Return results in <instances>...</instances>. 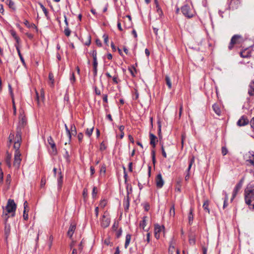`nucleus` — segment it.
Segmentation results:
<instances>
[{"label": "nucleus", "instance_id": "c85d7f7f", "mask_svg": "<svg viewBox=\"0 0 254 254\" xmlns=\"http://www.w3.org/2000/svg\"><path fill=\"white\" fill-rule=\"evenodd\" d=\"M93 72L94 75H96L97 73V66H98V62L97 60H94L93 62Z\"/></svg>", "mask_w": 254, "mask_h": 254}, {"label": "nucleus", "instance_id": "6e6552de", "mask_svg": "<svg viewBox=\"0 0 254 254\" xmlns=\"http://www.w3.org/2000/svg\"><path fill=\"white\" fill-rule=\"evenodd\" d=\"M21 155V154L20 151L15 152L13 166L17 169H18L19 168L20 164L21 161V159L20 157Z\"/></svg>", "mask_w": 254, "mask_h": 254}, {"label": "nucleus", "instance_id": "dca6fc26", "mask_svg": "<svg viewBox=\"0 0 254 254\" xmlns=\"http://www.w3.org/2000/svg\"><path fill=\"white\" fill-rule=\"evenodd\" d=\"M75 229L76 224L74 223H71L67 233V235L69 238H71Z\"/></svg>", "mask_w": 254, "mask_h": 254}, {"label": "nucleus", "instance_id": "09e8293b", "mask_svg": "<svg viewBox=\"0 0 254 254\" xmlns=\"http://www.w3.org/2000/svg\"><path fill=\"white\" fill-rule=\"evenodd\" d=\"M97 188L94 187L93 188V190H92V196H93V197H95L96 195H97Z\"/></svg>", "mask_w": 254, "mask_h": 254}, {"label": "nucleus", "instance_id": "a19ab883", "mask_svg": "<svg viewBox=\"0 0 254 254\" xmlns=\"http://www.w3.org/2000/svg\"><path fill=\"white\" fill-rule=\"evenodd\" d=\"M64 127H65V128L66 130V132L67 136L68 137V140H69V141H70L71 140V133H70V130H69V129L68 128L66 124L64 125Z\"/></svg>", "mask_w": 254, "mask_h": 254}, {"label": "nucleus", "instance_id": "79ce46f5", "mask_svg": "<svg viewBox=\"0 0 254 254\" xmlns=\"http://www.w3.org/2000/svg\"><path fill=\"white\" fill-rule=\"evenodd\" d=\"M21 142H14L13 147L15 149V152L20 151L19 149L20 147Z\"/></svg>", "mask_w": 254, "mask_h": 254}, {"label": "nucleus", "instance_id": "e433bc0d", "mask_svg": "<svg viewBox=\"0 0 254 254\" xmlns=\"http://www.w3.org/2000/svg\"><path fill=\"white\" fill-rule=\"evenodd\" d=\"M49 79L51 82V85L54 86V76L52 72H50L49 74Z\"/></svg>", "mask_w": 254, "mask_h": 254}, {"label": "nucleus", "instance_id": "b1692460", "mask_svg": "<svg viewBox=\"0 0 254 254\" xmlns=\"http://www.w3.org/2000/svg\"><path fill=\"white\" fill-rule=\"evenodd\" d=\"M212 108L215 113L218 116L221 115V110L219 108V106L217 104H214L212 106Z\"/></svg>", "mask_w": 254, "mask_h": 254}, {"label": "nucleus", "instance_id": "bf43d9fd", "mask_svg": "<svg viewBox=\"0 0 254 254\" xmlns=\"http://www.w3.org/2000/svg\"><path fill=\"white\" fill-rule=\"evenodd\" d=\"M156 7H157V11L158 14L160 15H162L163 14V12H162L161 8L159 6L158 4H157Z\"/></svg>", "mask_w": 254, "mask_h": 254}, {"label": "nucleus", "instance_id": "5701e85b", "mask_svg": "<svg viewBox=\"0 0 254 254\" xmlns=\"http://www.w3.org/2000/svg\"><path fill=\"white\" fill-rule=\"evenodd\" d=\"M11 156L10 154H9L8 152L6 153V156L5 157V161L8 167V168H10L11 166L10 160H11Z\"/></svg>", "mask_w": 254, "mask_h": 254}, {"label": "nucleus", "instance_id": "cd10ccee", "mask_svg": "<svg viewBox=\"0 0 254 254\" xmlns=\"http://www.w3.org/2000/svg\"><path fill=\"white\" fill-rule=\"evenodd\" d=\"M165 81H166V84L168 86L169 89H171V88H172L171 80L170 77L168 75L165 76Z\"/></svg>", "mask_w": 254, "mask_h": 254}, {"label": "nucleus", "instance_id": "69168bd1", "mask_svg": "<svg viewBox=\"0 0 254 254\" xmlns=\"http://www.w3.org/2000/svg\"><path fill=\"white\" fill-rule=\"evenodd\" d=\"M88 190L87 189L85 188L83 190V196L84 197H86L87 196Z\"/></svg>", "mask_w": 254, "mask_h": 254}, {"label": "nucleus", "instance_id": "4c0bfd02", "mask_svg": "<svg viewBox=\"0 0 254 254\" xmlns=\"http://www.w3.org/2000/svg\"><path fill=\"white\" fill-rule=\"evenodd\" d=\"M93 129H94V127H91L90 128H87V129H86V130L85 131V134L87 136L90 137L92 135V134Z\"/></svg>", "mask_w": 254, "mask_h": 254}, {"label": "nucleus", "instance_id": "9d476101", "mask_svg": "<svg viewBox=\"0 0 254 254\" xmlns=\"http://www.w3.org/2000/svg\"><path fill=\"white\" fill-rule=\"evenodd\" d=\"M110 224V218L108 217V216L105 213L102 217V220L101 221V225L104 228L108 227Z\"/></svg>", "mask_w": 254, "mask_h": 254}, {"label": "nucleus", "instance_id": "aec40b11", "mask_svg": "<svg viewBox=\"0 0 254 254\" xmlns=\"http://www.w3.org/2000/svg\"><path fill=\"white\" fill-rule=\"evenodd\" d=\"M248 157V159H247V161L249 162L251 165H254V153L249 152L248 154H246V156Z\"/></svg>", "mask_w": 254, "mask_h": 254}, {"label": "nucleus", "instance_id": "3c124183", "mask_svg": "<svg viewBox=\"0 0 254 254\" xmlns=\"http://www.w3.org/2000/svg\"><path fill=\"white\" fill-rule=\"evenodd\" d=\"M228 153V150L226 148V147H222V154H223V155H225L227 154V153Z\"/></svg>", "mask_w": 254, "mask_h": 254}, {"label": "nucleus", "instance_id": "72a5a7b5", "mask_svg": "<svg viewBox=\"0 0 254 254\" xmlns=\"http://www.w3.org/2000/svg\"><path fill=\"white\" fill-rule=\"evenodd\" d=\"M240 56L242 58H248L250 56V54L247 50H244L240 53Z\"/></svg>", "mask_w": 254, "mask_h": 254}, {"label": "nucleus", "instance_id": "8fccbe9b", "mask_svg": "<svg viewBox=\"0 0 254 254\" xmlns=\"http://www.w3.org/2000/svg\"><path fill=\"white\" fill-rule=\"evenodd\" d=\"M64 34L68 37L70 35L71 31L68 28H66L64 29Z\"/></svg>", "mask_w": 254, "mask_h": 254}, {"label": "nucleus", "instance_id": "13d9d810", "mask_svg": "<svg viewBox=\"0 0 254 254\" xmlns=\"http://www.w3.org/2000/svg\"><path fill=\"white\" fill-rule=\"evenodd\" d=\"M106 149V146L105 145V144L103 142H102L101 144H100V149L101 150H104Z\"/></svg>", "mask_w": 254, "mask_h": 254}, {"label": "nucleus", "instance_id": "6e6d98bb", "mask_svg": "<svg viewBox=\"0 0 254 254\" xmlns=\"http://www.w3.org/2000/svg\"><path fill=\"white\" fill-rule=\"evenodd\" d=\"M12 106H13V114L14 115H15L16 114V108L15 102H14L13 99H12Z\"/></svg>", "mask_w": 254, "mask_h": 254}, {"label": "nucleus", "instance_id": "393cba45", "mask_svg": "<svg viewBox=\"0 0 254 254\" xmlns=\"http://www.w3.org/2000/svg\"><path fill=\"white\" fill-rule=\"evenodd\" d=\"M146 216H144L143 218V220L140 222L139 226L140 228H142L145 231H148L147 230L145 229V227L146 225Z\"/></svg>", "mask_w": 254, "mask_h": 254}, {"label": "nucleus", "instance_id": "2f4dec72", "mask_svg": "<svg viewBox=\"0 0 254 254\" xmlns=\"http://www.w3.org/2000/svg\"><path fill=\"white\" fill-rule=\"evenodd\" d=\"M15 48L16 49V50L17 51L18 56H19V58L20 59L21 61L22 62V63L23 64H25L24 60V59H23V57H22V55H21V54L20 53L19 47L18 46V45H16L15 46Z\"/></svg>", "mask_w": 254, "mask_h": 254}, {"label": "nucleus", "instance_id": "9b49d317", "mask_svg": "<svg viewBox=\"0 0 254 254\" xmlns=\"http://www.w3.org/2000/svg\"><path fill=\"white\" fill-rule=\"evenodd\" d=\"M243 181L241 180L236 186L235 187L233 194H232V198L231 199V200H232L237 195L238 192L241 189L242 186H243Z\"/></svg>", "mask_w": 254, "mask_h": 254}, {"label": "nucleus", "instance_id": "e2e57ef3", "mask_svg": "<svg viewBox=\"0 0 254 254\" xmlns=\"http://www.w3.org/2000/svg\"><path fill=\"white\" fill-rule=\"evenodd\" d=\"M251 127L254 130V117H253L250 122Z\"/></svg>", "mask_w": 254, "mask_h": 254}, {"label": "nucleus", "instance_id": "c9c22d12", "mask_svg": "<svg viewBox=\"0 0 254 254\" xmlns=\"http://www.w3.org/2000/svg\"><path fill=\"white\" fill-rule=\"evenodd\" d=\"M39 4L40 5L41 8H42V10L43 11L45 16L46 17H48V11L47 9L46 8V7L42 4L41 2H39Z\"/></svg>", "mask_w": 254, "mask_h": 254}, {"label": "nucleus", "instance_id": "c756f323", "mask_svg": "<svg viewBox=\"0 0 254 254\" xmlns=\"http://www.w3.org/2000/svg\"><path fill=\"white\" fill-rule=\"evenodd\" d=\"M193 209L192 208H190V213L189 214L188 218H189V222L190 224H191L192 222L193 216L192 214Z\"/></svg>", "mask_w": 254, "mask_h": 254}, {"label": "nucleus", "instance_id": "37998d69", "mask_svg": "<svg viewBox=\"0 0 254 254\" xmlns=\"http://www.w3.org/2000/svg\"><path fill=\"white\" fill-rule=\"evenodd\" d=\"M60 176L58 179V185L61 188L63 183V176L62 175V173H60Z\"/></svg>", "mask_w": 254, "mask_h": 254}, {"label": "nucleus", "instance_id": "1a4fd4ad", "mask_svg": "<svg viewBox=\"0 0 254 254\" xmlns=\"http://www.w3.org/2000/svg\"><path fill=\"white\" fill-rule=\"evenodd\" d=\"M19 120V123L16 130L19 128L20 129V131H21L22 128H23L26 125V119L25 116L20 113Z\"/></svg>", "mask_w": 254, "mask_h": 254}, {"label": "nucleus", "instance_id": "bb28decb", "mask_svg": "<svg viewBox=\"0 0 254 254\" xmlns=\"http://www.w3.org/2000/svg\"><path fill=\"white\" fill-rule=\"evenodd\" d=\"M131 240V235L127 234L126 237V242L125 244V248L127 249L128 246Z\"/></svg>", "mask_w": 254, "mask_h": 254}, {"label": "nucleus", "instance_id": "ea45409f", "mask_svg": "<svg viewBox=\"0 0 254 254\" xmlns=\"http://www.w3.org/2000/svg\"><path fill=\"white\" fill-rule=\"evenodd\" d=\"M90 54L92 56L93 61L97 60V51L95 50H93L90 52Z\"/></svg>", "mask_w": 254, "mask_h": 254}, {"label": "nucleus", "instance_id": "20e7f679", "mask_svg": "<svg viewBox=\"0 0 254 254\" xmlns=\"http://www.w3.org/2000/svg\"><path fill=\"white\" fill-rule=\"evenodd\" d=\"M243 41V38L241 36L238 35H235L232 37L231 40V42L228 46V48L230 50H232L234 45L240 44Z\"/></svg>", "mask_w": 254, "mask_h": 254}, {"label": "nucleus", "instance_id": "c03bdc74", "mask_svg": "<svg viewBox=\"0 0 254 254\" xmlns=\"http://www.w3.org/2000/svg\"><path fill=\"white\" fill-rule=\"evenodd\" d=\"M24 24L26 26H27L28 28H30L31 27H36V26L34 24L32 23L30 24L28 21L27 20H25L24 21Z\"/></svg>", "mask_w": 254, "mask_h": 254}, {"label": "nucleus", "instance_id": "6ab92c4d", "mask_svg": "<svg viewBox=\"0 0 254 254\" xmlns=\"http://www.w3.org/2000/svg\"><path fill=\"white\" fill-rule=\"evenodd\" d=\"M240 0H231L230 2V7L232 9L238 8L240 4Z\"/></svg>", "mask_w": 254, "mask_h": 254}, {"label": "nucleus", "instance_id": "a211bd4d", "mask_svg": "<svg viewBox=\"0 0 254 254\" xmlns=\"http://www.w3.org/2000/svg\"><path fill=\"white\" fill-rule=\"evenodd\" d=\"M194 157L192 156V157L191 158V159L190 161V163H189V167L187 170V174L186 175L185 178L186 181H188L190 178V170L192 164L194 163Z\"/></svg>", "mask_w": 254, "mask_h": 254}, {"label": "nucleus", "instance_id": "f8f14e48", "mask_svg": "<svg viewBox=\"0 0 254 254\" xmlns=\"http://www.w3.org/2000/svg\"><path fill=\"white\" fill-rule=\"evenodd\" d=\"M156 186L158 188H161L164 184L161 174L157 175L155 179Z\"/></svg>", "mask_w": 254, "mask_h": 254}, {"label": "nucleus", "instance_id": "a878e982", "mask_svg": "<svg viewBox=\"0 0 254 254\" xmlns=\"http://www.w3.org/2000/svg\"><path fill=\"white\" fill-rule=\"evenodd\" d=\"M189 243L190 245H194L195 243V237L194 234H191L189 235Z\"/></svg>", "mask_w": 254, "mask_h": 254}, {"label": "nucleus", "instance_id": "ddd939ff", "mask_svg": "<svg viewBox=\"0 0 254 254\" xmlns=\"http://www.w3.org/2000/svg\"><path fill=\"white\" fill-rule=\"evenodd\" d=\"M128 185L127 186V195L124 200V206L126 210H128L129 206V192L128 190Z\"/></svg>", "mask_w": 254, "mask_h": 254}, {"label": "nucleus", "instance_id": "a18cd8bd", "mask_svg": "<svg viewBox=\"0 0 254 254\" xmlns=\"http://www.w3.org/2000/svg\"><path fill=\"white\" fill-rule=\"evenodd\" d=\"M28 210H24L23 217L25 220H27L28 219Z\"/></svg>", "mask_w": 254, "mask_h": 254}, {"label": "nucleus", "instance_id": "4be33fe9", "mask_svg": "<svg viewBox=\"0 0 254 254\" xmlns=\"http://www.w3.org/2000/svg\"><path fill=\"white\" fill-rule=\"evenodd\" d=\"M149 136L150 139V143L152 146V147L154 148L156 146L155 141L157 139V137L155 135L151 133L149 134Z\"/></svg>", "mask_w": 254, "mask_h": 254}, {"label": "nucleus", "instance_id": "39448f33", "mask_svg": "<svg viewBox=\"0 0 254 254\" xmlns=\"http://www.w3.org/2000/svg\"><path fill=\"white\" fill-rule=\"evenodd\" d=\"M8 139L10 143H11L12 141V140H14V142H21V131H20V129L18 128L16 130V134L15 136L14 137V135L12 133H10L9 134Z\"/></svg>", "mask_w": 254, "mask_h": 254}, {"label": "nucleus", "instance_id": "f257e3e1", "mask_svg": "<svg viewBox=\"0 0 254 254\" xmlns=\"http://www.w3.org/2000/svg\"><path fill=\"white\" fill-rule=\"evenodd\" d=\"M246 203L254 210V189L247 187L245 190Z\"/></svg>", "mask_w": 254, "mask_h": 254}, {"label": "nucleus", "instance_id": "5fc2aeb1", "mask_svg": "<svg viewBox=\"0 0 254 254\" xmlns=\"http://www.w3.org/2000/svg\"><path fill=\"white\" fill-rule=\"evenodd\" d=\"M161 150H162V155L165 158H166L167 157V154H166V152L165 151V149H164V146H163V144H161Z\"/></svg>", "mask_w": 254, "mask_h": 254}, {"label": "nucleus", "instance_id": "4d7b16f0", "mask_svg": "<svg viewBox=\"0 0 254 254\" xmlns=\"http://www.w3.org/2000/svg\"><path fill=\"white\" fill-rule=\"evenodd\" d=\"M0 183L1 184L3 182V173L1 169H0Z\"/></svg>", "mask_w": 254, "mask_h": 254}, {"label": "nucleus", "instance_id": "473e14b6", "mask_svg": "<svg viewBox=\"0 0 254 254\" xmlns=\"http://www.w3.org/2000/svg\"><path fill=\"white\" fill-rule=\"evenodd\" d=\"M208 205H209V201H208V200H206L203 203V208L204 210H205L208 213H209L210 211L208 208Z\"/></svg>", "mask_w": 254, "mask_h": 254}, {"label": "nucleus", "instance_id": "de8ad7c7", "mask_svg": "<svg viewBox=\"0 0 254 254\" xmlns=\"http://www.w3.org/2000/svg\"><path fill=\"white\" fill-rule=\"evenodd\" d=\"M11 35L14 38L15 40H17V38L19 37L17 35L15 31L12 30L10 31Z\"/></svg>", "mask_w": 254, "mask_h": 254}, {"label": "nucleus", "instance_id": "f704fd0d", "mask_svg": "<svg viewBox=\"0 0 254 254\" xmlns=\"http://www.w3.org/2000/svg\"><path fill=\"white\" fill-rule=\"evenodd\" d=\"M169 213L170 216H172L173 217L175 216V205L173 204L170 208L169 211Z\"/></svg>", "mask_w": 254, "mask_h": 254}, {"label": "nucleus", "instance_id": "f3484780", "mask_svg": "<svg viewBox=\"0 0 254 254\" xmlns=\"http://www.w3.org/2000/svg\"><path fill=\"white\" fill-rule=\"evenodd\" d=\"M162 231L161 227L158 224H155L154 226V236L158 239L160 238V234Z\"/></svg>", "mask_w": 254, "mask_h": 254}, {"label": "nucleus", "instance_id": "423d86ee", "mask_svg": "<svg viewBox=\"0 0 254 254\" xmlns=\"http://www.w3.org/2000/svg\"><path fill=\"white\" fill-rule=\"evenodd\" d=\"M181 10L184 15L190 18L193 16V13L192 9L188 5H185L181 7Z\"/></svg>", "mask_w": 254, "mask_h": 254}, {"label": "nucleus", "instance_id": "052dcab7", "mask_svg": "<svg viewBox=\"0 0 254 254\" xmlns=\"http://www.w3.org/2000/svg\"><path fill=\"white\" fill-rule=\"evenodd\" d=\"M70 80L72 83H73L75 81V78L74 74L73 73H72L71 74V76L70 78Z\"/></svg>", "mask_w": 254, "mask_h": 254}, {"label": "nucleus", "instance_id": "603ef678", "mask_svg": "<svg viewBox=\"0 0 254 254\" xmlns=\"http://www.w3.org/2000/svg\"><path fill=\"white\" fill-rule=\"evenodd\" d=\"M46 180L45 177H43L41 181V187H43L46 184Z\"/></svg>", "mask_w": 254, "mask_h": 254}, {"label": "nucleus", "instance_id": "7ed1b4c3", "mask_svg": "<svg viewBox=\"0 0 254 254\" xmlns=\"http://www.w3.org/2000/svg\"><path fill=\"white\" fill-rule=\"evenodd\" d=\"M2 217L4 220V236H5V239L6 240L8 237L10 235V226L9 224L7 223V220L8 218L9 217V215H7L6 213H5L4 212L2 213Z\"/></svg>", "mask_w": 254, "mask_h": 254}, {"label": "nucleus", "instance_id": "58836bf2", "mask_svg": "<svg viewBox=\"0 0 254 254\" xmlns=\"http://www.w3.org/2000/svg\"><path fill=\"white\" fill-rule=\"evenodd\" d=\"M69 130L71 133V135H75L76 134V127L74 125H71L70 129Z\"/></svg>", "mask_w": 254, "mask_h": 254}, {"label": "nucleus", "instance_id": "412c9836", "mask_svg": "<svg viewBox=\"0 0 254 254\" xmlns=\"http://www.w3.org/2000/svg\"><path fill=\"white\" fill-rule=\"evenodd\" d=\"M248 94L250 96H254V80L250 83Z\"/></svg>", "mask_w": 254, "mask_h": 254}, {"label": "nucleus", "instance_id": "864d4df0", "mask_svg": "<svg viewBox=\"0 0 254 254\" xmlns=\"http://www.w3.org/2000/svg\"><path fill=\"white\" fill-rule=\"evenodd\" d=\"M103 38H104V43L108 45V36L107 34H104L103 36Z\"/></svg>", "mask_w": 254, "mask_h": 254}, {"label": "nucleus", "instance_id": "f03ea898", "mask_svg": "<svg viewBox=\"0 0 254 254\" xmlns=\"http://www.w3.org/2000/svg\"><path fill=\"white\" fill-rule=\"evenodd\" d=\"M16 209V205L13 199H9L8 200L6 206L5 208L3 207V213L5 212L7 215L10 213H11V216L12 217L14 216L15 211Z\"/></svg>", "mask_w": 254, "mask_h": 254}, {"label": "nucleus", "instance_id": "7c9ffc66", "mask_svg": "<svg viewBox=\"0 0 254 254\" xmlns=\"http://www.w3.org/2000/svg\"><path fill=\"white\" fill-rule=\"evenodd\" d=\"M6 3L7 4L9 8L15 9L14 3L12 0H6Z\"/></svg>", "mask_w": 254, "mask_h": 254}, {"label": "nucleus", "instance_id": "0e129e2a", "mask_svg": "<svg viewBox=\"0 0 254 254\" xmlns=\"http://www.w3.org/2000/svg\"><path fill=\"white\" fill-rule=\"evenodd\" d=\"M11 176L9 174H8L6 177V183L7 184H9L10 183Z\"/></svg>", "mask_w": 254, "mask_h": 254}, {"label": "nucleus", "instance_id": "680f3d73", "mask_svg": "<svg viewBox=\"0 0 254 254\" xmlns=\"http://www.w3.org/2000/svg\"><path fill=\"white\" fill-rule=\"evenodd\" d=\"M78 139L79 142H81L83 137V134L82 133H79L78 134Z\"/></svg>", "mask_w": 254, "mask_h": 254}, {"label": "nucleus", "instance_id": "0eeeda50", "mask_svg": "<svg viewBox=\"0 0 254 254\" xmlns=\"http://www.w3.org/2000/svg\"><path fill=\"white\" fill-rule=\"evenodd\" d=\"M48 143L50 145L51 150H50V152L51 154L53 155H57L58 151L56 147V144L54 142V139H53L52 137L50 136L48 137Z\"/></svg>", "mask_w": 254, "mask_h": 254}, {"label": "nucleus", "instance_id": "774afa93", "mask_svg": "<svg viewBox=\"0 0 254 254\" xmlns=\"http://www.w3.org/2000/svg\"><path fill=\"white\" fill-rule=\"evenodd\" d=\"M118 227V223L115 222L112 226V229L116 231Z\"/></svg>", "mask_w": 254, "mask_h": 254}, {"label": "nucleus", "instance_id": "49530a36", "mask_svg": "<svg viewBox=\"0 0 254 254\" xmlns=\"http://www.w3.org/2000/svg\"><path fill=\"white\" fill-rule=\"evenodd\" d=\"M106 166L105 164H103L100 168V174H101L102 173H103V174H105L106 173Z\"/></svg>", "mask_w": 254, "mask_h": 254}, {"label": "nucleus", "instance_id": "338daca9", "mask_svg": "<svg viewBox=\"0 0 254 254\" xmlns=\"http://www.w3.org/2000/svg\"><path fill=\"white\" fill-rule=\"evenodd\" d=\"M122 233V229L121 228L117 232V234H116L117 237L119 238L121 236Z\"/></svg>", "mask_w": 254, "mask_h": 254}, {"label": "nucleus", "instance_id": "2eb2a0df", "mask_svg": "<svg viewBox=\"0 0 254 254\" xmlns=\"http://www.w3.org/2000/svg\"><path fill=\"white\" fill-rule=\"evenodd\" d=\"M114 75H113V76H112L109 72H106L105 74L108 77V78H112V79H113V82L115 83V84H118L119 83V82L120 81L119 78H118V74L117 73V71H116V69H114Z\"/></svg>", "mask_w": 254, "mask_h": 254}, {"label": "nucleus", "instance_id": "4468645a", "mask_svg": "<svg viewBox=\"0 0 254 254\" xmlns=\"http://www.w3.org/2000/svg\"><path fill=\"white\" fill-rule=\"evenodd\" d=\"M249 121L247 117L243 116L237 122V125L239 127L244 126L248 125Z\"/></svg>", "mask_w": 254, "mask_h": 254}]
</instances>
